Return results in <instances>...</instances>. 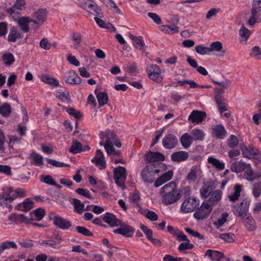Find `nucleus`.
Listing matches in <instances>:
<instances>
[{
  "instance_id": "nucleus-21",
  "label": "nucleus",
  "mask_w": 261,
  "mask_h": 261,
  "mask_svg": "<svg viewBox=\"0 0 261 261\" xmlns=\"http://www.w3.org/2000/svg\"><path fill=\"white\" fill-rule=\"evenodd\" d=\"M85 6H84L83 8L86 10L87 11H88L89 9H91L93 10L96 15L100 17H102L103 16L101 9L98 7L97 4L94 3L93 0H91L90 2H88V3L86 4Z\"/></svg>"
},
{
  "instance_id": "nucleus-43",
  "label": "nucleus",
  "mask_w": 261,
  "mask_h": 261,
  "mask_svg": "<svg viewBox=\"0 0 261 261\" xmlns=\"http://www.w3.org/2000/svg\"><path fill=\"white\" fill-rule=\"evenodd\" d=\"M121 226H122V235L126 236L127 237H132V235L135 231V229L133 228V227L129 225H122V224Z\"/></svg>"
},
{
  "instance_id": "nucleus-51",
  "label": "nucleus",
  "mask_w": 261,
  "mask_h": 261,
  "mask_svg": "<svg viewBox=\"0 0 261 261\" xmlns=\"http://www.w3.org/2000/svg\"><path fill=\"white\" fill-rule=\"evenodd\" d=\"M31 156L32 158L34 163L36 165L42 166L43 164V157L42 155L35 152H33L31 154Z\"/></svg>"
},
{
  "instance_id": "nucleus-50",
  "label": "nucleus",
  "mask_w": 261,
  "mask_h": 261,
  "mask_svg": "<svg viewBox=\"0 0 261 261\" xmlns=\"http://www.w3.org/2000/svg\"><path fill=\"white\" fill-rule=\"evenodd\" d=\"M250 56L256 60L261 59V49L258 46H255L252 47Z\"/></svg>"
},
{
  "instance_id": "nucleus-41",
  "label": "nucleus",
  "mask_w": 261,
  "mask_h": 261,
  "mask_svg": "<svg viewBox=\"0 0 261 261\" xmlns=\"http://www.w3.org/2000/svg\"><path fill=\"white\" fill-rule=\"evenodd\" d=\"M71 40L74 42L73 45L75 48H78L82 41V35L80 33L73 32L71 34Z\"/></svg>"
},
{
  "instance_id": "nucleus-29",
  "label": "nucleus",
  "mask_w": 261,
  "mask_h": 261,
  "mask_svg": "<svg viewBox=\"0 0 261 261\" xmlns=\"http://www.w3.org/2000/svg\"><path fill=\"white\" fill-rule=\"evenodd\" d=\"M205 255H207L212 260L220 261L224 257L222 252L208 249L206 251Z\"/></svg>"
},
{
  "instance_id": "nucleus-22",
  "label": "nucleus",
  "mask_w": 261,
  "mask_h": 261,
  "mask_svg": "<svg viewBox=\"0 0 261 261\" xmlns=\"http://www.w3.org/2000/svg\"><path fill=\"white\" fill-rule=\"evenodd\" d=\"M85 6H84L83 8L86 10L87 11H88L89 9H91L93 10L96 15L100 17H102L103 16L101 9L98 7L97 4L94 3L93 0H91L90 2H88V3L86 4Z\"/></svg>"
},
{
  "instance_id": "nucleus-5",
  "label": "nucleus",
  "mask_w": 261,
  "mask_h": 261,
  "mask_svg": "<svg viewBox=\"0 0 261 261\" xmlns=\"http://www.w3.org/2000/svg\"><path fill=\"white\" fill-rule=\"evenodd\" d=\"M194 214V218L198 220H202L206 218L211 212L212 207L210 204L203 202L201 206L200 207L198 206Z\"/></svg>"
},
{
  "instance_id": "nucleus-57",
  "label": "nucleus",
  "mask_w": 261,
  "mask_h": 261,
  "mask_svg": "<svg viewBox=\"0 0 261 261\" xmlns=\"http://www.w3.org/2000/svg\"><path fill=\"white\" fill-rule=\"evenodd\" d=\"M110 132V130L109 129L106 132H100L99 136L101 139V141L99 142V145L100 146H102L103 145V141L105 139H106V141H107L108 140L110 141V139L109 138Z\"/></svg>"
},
{
  "instance_id": "nucleus-49",
  "label": "nucleus",
  "mask_w": 261,
  "mask_h": 261,
  "mask_svg": "<svg viewBox=\"0 0 261 261\" xmlns=\"http://www.w3.org/2000/svg\"><path fill=\"white\" fill-rule=\"evenodd\" d=\"M209 48L210 53L212 51L219 52L222 50L223 45L221 42L215 41L211 43Z\"/></svg>"
},
{
  "instance_id": "nucleus-10",
  "label": "nucleus",
  "mask_w": 261,
  "mask_h": 261,
  "mask_svg": "<svg viewBox=\"0 0 261 261\" xmlns=\"http://www.w3.org/2000/svg\"><path fill=\"white\" fill-rule=\"evenodd\" d=\"M53 222L56 226L63 230L68 229L72 226L70 221L59 216H55Z\"/></svg>"
},
{
  "instance_id": "nucleus-27",
  "label": "nucleus",
  "mask_w": 261,
  "mask_h": 261,
  "mask_svg": "<svg viewBox=\"0 0 261 261\" xmlns=\"http://www.w3.org/2000/svg\"><path fill=\"white\" fill-rule=\"evenodd\" d=\"M20 33L15 27H12L8 35L7 40L10 42H15L17 39L20 38Z\"/></svg>"
},
{
  "instance_id": "nucleus-31",
  "label": "nucleus",
  "mask_w": 261,
  "mask_h": 261,
  "mask_svg": "<svg viewBox=\"0 0 261 261\" xmlns=\"http://www.w3.org/2000/svg\"><path fill=\"white\" fill-rule=\"evenodd\" d=\"M213 133L218 139H223L226 136V132L222 124L217 125L213 128Z\"/></svg>"
},
{
  "instance_id": "nucleus-6",
  "label": "nucleus",
  "mask_w": 261,
  "mask_h": 261,
  "mask_svg": "<svg viewBox=\"0 0 261 261\" xmlns=\"http://www.w3.org/2000/svg\"><path fill=\"white\" fill-rule=\"evenodd\" d=\"M114 178L116 185L120 187L124 186V181L126 178V169L122 166H118L114 170Z\"/></svg>"
},
{
  "instance_id": "nucleus-62",
  "label": "nucleus",
  "mask_w": 261,
  "mask_h": 261,
  "mask_svg": "<svg viewBox=\"0 0 261 261\" xmlns=\"http://www.w3.org/2000/svg\"><path fill=\"white\" fill-rule=\"evenodd\" d=\"M149 77L153 81L161 83L162 81V77L161 75V72H153V73H150L148 74Z\"/></svg>"
},
{
  "instance_id": "nucleus-48",
  "label": "nucleus",
  "mask_w": 261,
  "mask_h": 261,
  "mask_svg": "<svg viewBox=\"0 0 261 261\" xmlns=\"http://www.w3.org/2000/svg\"><path fill=\"white\" fill-rule=\"evenodd\" d=\"M41 80L45 83L54 85L55 86H58L59 85V82L56 79L50 77L47 75L42 76Z\"/></svg>"
},
{
  "instance_id": "nucleus-47",
  "label": "nucleus",
  "mask_w": 261,
  "mask_h": 261,
  "mask_svg": "<svg viewBox=\"0 0 261 261\" xmlns=\"http://www.w3.org/2000/svg\"><path fill=\"white\" fill-rule=\"evenodd\" d=\"M225 100L224 98L215 99L219 111L220 113H222L227 110L226 104L225 103Z\"/></svg>"
},
{
  "instance_id": "nucleus-14",
  "label": "nucleus",
  "mask_w": 261,
  "mask_h": 261,
  "mask_svg": "<svg viewBox=\"0 0 261 261\" xmlns=\"http://www.w3.org/2000/svg\"><path fill=\"white\" fill-rule=\"evenodd\" d=\"M206 117V113L204 112L194 110L189 115L188 119L192 122H196L197 124L201 123Z\"/></svg>"
},
{
  "instance_id": "nucleus-35",
  "label": "nucleus",
  "mask_w": 261,
  "mask_h": 261,
  "mask_svg": "<svg viewBox=\"0 0 261 261\" xmlns=\"http://www.w3.org/2000/svg\"><path fill=\"white\" fill-rule=\"evenodd\" d=\"M242 185L237 184L234 186V192L231 195H228V198L231 201H235L239 199L240 196V193L242 190Z\"/></svg>"
},
{
  "instance_id": "nucleus-56",
  "label": "nucleus",
  "mask_w": 261,
  "mask_h": 261,
  "mask_svg": "<svg viewBox=\"0 0 261 261\" xmlns=\"http://www.w3.org/2000/svg\"><path fill=\"white\" fill-rule=\"evenodd\" d=\"M219 238L223 239L226 242L231 243L234 242L235 236L232 233L221 234Z\"/></svg>"
},
{
  "instance_id": "nucleus-46",
  "label": "nucleus",
  "mask_w": 261,
  "mask_h": 261,
  "mask_svg": "<svg viewBox=\"0 0 261 261\" xmlns=\"http://www.w3.org/2000/svg\"><path fill=\"white\" fill-rule=\"evenodd\" d=\"M196 52L201 55H210V51L209 47H206L203 45H199L195 46Z\"/></svg>"
},
{
  "instance_id": "nucleus-40",
  "label": "nucleus",
  "mask_w": 261,
  "mask_h": 261,
  "mask_svg": "<svg viewBox=\"0 0 261 261\" xmlns=\"http://www.w3.org/2000/svg\"><path fill=\"white\" fill-rule=\"evenodd\" d=\"M14 193L15 194H12L11 196L9 197V198H8L7 199H5V204H7V201H9V202H12L15 199L18 197H23L25 194V192L23 189L18 188L14 191Z\"/></svg>"
},
{
  "instance_id": "nucleus-26",
  "label": "nucleus",
  "mask_w": 261,
  "mask_h": 261,
  "mask_svg": "<svg viewBox=\"0 0 261 261\" xmlns=\"http://www.w3.org/2000/svg\"><path fill=\"white\" fill-rule=\"evenodd\" d=\"M34 202L30 199H26L23 202L20 203L16 206L19 211L27 212L33 207Z\"/></svg>"
},
{
  "instance_id": "nucleus-52",
  "label": "nucleus",
  "mask_w": 261,
  "mask_h": 261,
  "mask_svg": "<svg viewBox=\"0 0 261 261\" xmlns=\"http://www.w3.org/2000/svg\"><path fill=\"white\" fill-rule=\"evenodd\" d=\"M239 143L238 138L233 135H230L229 139L227 140L228 146L232 148L237 147Z\"/></svg>"
},
{
  "instance_id": "nucleus-55",
  "label": "nucleus",
  "mask_w": 261,
  "mask_h": 261,
  "mask_svg": "<svg viewBox=\"0 0 261 261\" xmlns=\"http://www.w3.org/2000/svg\"><path fill=\"white\" fill-rule=\"evenodd\" d=\"M34 216L37 221H40L45 215V211L43 208H39L33 211Z\"/></svg>"
},
{
  "instance_id": "nucleus-23",
  "label": "nucleus",
  "mask_w": 261,
  "mask_h": 261,
  "mask_svg": "<svg viewBox=\"0 0 261 261\" xmlns=\"http://www.w3.org/2000/svg\"><path fill=\"white\" fill-rule=\"evenodd\" d=\"M200 171V169L199 167L197 166H192L190 172L186 176V180L189 182V183L195 182L197 179V175Z\"/></svg>"
},
{
  "instance_id": "nucleus-63",
  "label": "nucleus",
  "mask_w": 261,
  "mask_h": 261,
  "mask_svg": "<svg viewBox=\"0 0 261 261\" xmlns=\"http://www.w3.org/2000/svg\"><path fill=\"white\" fill-rule=\"evenodd\" d=\"M144 42L142 36H139L138 38L134 41V46L137 48H139L140 50L144 49Z\"/></svg>"
},
{
  "instance_id": "nucleus-25",
  "label": "nucleus",
  "mask_w": 261,
  "mask_h": 261,
  "mask_svg": "<svg viewBox=\"0 0 261 261\" xmlns=\"http://www.w3.org/2000/svg\"><path fill=\"white\" fill-rule=\"evenodd\" d=\"M244 223L246 228L249 230L252 231L256 229V223L253 217L248 214L245 218L242 220Z\"/></svg>"
},
{
  "instance_id": "nucleus-4",
  "label": "nucleus",
  "mask_w": 261,
  "mask_h": 261,
  "mask_svg": "<svg viewBox=\"0 0 261 261\" xmlns=\"http://www.w3.org/2000/svg\"><path fill=\"white\" fill-rule=\"evenodd\" d=\"M250 205V202L243 200L242 202L240 203L239 207L233 205V212L234 215L241 219V220L245 218L248 216V212Z\"/></svg>"
},
{
  "instance_id": "nucleus-17",
  "label": "nucleus",
  "mask_w": 261,
  "mask_h": 261,
  "mask_svg": "<svg viewBox=\"0 0 261 261\" xmlns=\"http://www.w3.org/2000/svg\"><path fill=\"white\" fill-rule=\"evenodd\" d=\"M241 150L243 156L249 159H254L258 152V150L253 146H250L248 148L245 146H242Z\"/></svg>"
},
{
  "instance_id": "nucleus-7",
  "label": "nucleus",
  "mask_w": 261,
  "mask_h": 261,
  "mask_svg": "<svg viewBox=\"0 0 261 261\" xmlns=\"http://www.w3.org/2000/svg\"><path fill=\"white\" fill-rule=\"evenodd\" d=\"M199 205V200L195 198H189L182 203L181 210L185 213L194 211Z\"/></svg>"
},
{
  "instance_id": "nucleus-30",
  "label": "nucleus",
  "mask_w": 261,
  "mask_h": 261,
  "mask_svg": "<svg viewBox=\"0 0 261 261\" xmlns=\"http://www.w3.org/2000/svg\"><path fill=\"white\" fill-rule=\"evenodd\" d=\"M180 143L185 149L188 148L193 143V140L191 136L188 133L184 134L180 139Z\"/></svg>"
},
{
  "instance_id": "nucleus-36",
  "label": "nucleus",
  "mask_w": 261,
  "mask_h": 261,
  "mask_svg": "<svg viewBox=\"0 0 261 261\" xmlns=\"http://www.w3.org/2000/svg\"><path fill=\"white\" fill-rule=\"evenodd\" d=\"M2 59L4 63L6 66H11L15 61V58L12 54L10 53H6L2 57Z\"/></svg>"
},
{
  "instance_id": "nucleus-38",
  "label": "nucleus",
  "mask_w": 261,
  "mask_h": 261,
  "mask_svg": "<svg viewBox=\"0 0 261 261\" xmlns=\"http://www.w3.org/2000/svg\"><path fill=\"white\" fill-rule=\"evenodd\" d=\"M69 151L74 154L83 151L82 144L79 141L74 140L69 149Z\"/></svg>"
},
{
  "instance_id": "nucleus-53",
  "label": "nucleus",
  "mask_w": 261,
  "mask_h": 261,
  "mask_svg": "<svg viewBox=\"0 0 261 261\" xmlns=\"http://www.w3.org/2000/svg\"><path fill=\"white\" fill-rule=\"evenodd\" d=\"M65 109H66V112L69 115H72L76 119H79L82 116L81 112L79 111H76L73 108L66 107Z\"/></svg>"
},
{
  "instance_id": "nucleus-32",
  "label": "nucleus",
  "mask_w": 261,
  "mask_h": 261,
  "mask_svg": "<svg viewBox=\"0 0 261 261\" xmlns=\"http://www.w3.org/2000/svg\"><path fill=\"white\" fill-rule=\"evenodd\" d=\"M207 162L219 170H222L224 169V163L213 156H209L207 159Z\"/></svg>"
},
{
  "instance_id": "nucleus-11",
  "label": "nucleus",
  "mask_w": 261,
  "mask_h": 261,
  "mask_svg": "<svg viewBox=\"0 0 261 261\" xmlns=\"http://www.w3.org/2000/svg\"><path fill=\"white\" fill-rule=\"evenodd\" d=\"M46 10L44 9H40L35 12L33 16V22L38 27H40L44 23L46 18Z\"/></svg>"
},
{
  "instance_id": "nucleus-33",
  "label": "nucleus",
  "mask_w": 261,
  "mask_h": 261,
  "mask_svg": "<svg viewBox=\"0 0 261 261\" xmlns=\"http://www.w3.org/2000/svg\"><path fill=\"white\" fill-rule=\"evenodd\" d=\"M214 187L210 184H204L200 190L201 196L204 198L209 197Z\"/></svg>"
},
{
  "instance_id": "nucleus-44",
  "label": "nucleus",
  "mask_w": 261,
  "mask_h": 261,
  "mask_svg": "<svg viewBox=\"0 0 261 261\" xmlns=\"http://www.w3.org/2000/svg\"><path fill=\"white\" fill-rule=\"evenodd\" d=\"M254 172L249 164V166L246 167V169L245 170L244 176L247 180L253 181L254 180Z\"/></svg>"
},
{
  "instance_id": "nucleus-2",
  "label": "nucleus",
  "mask_w": 261,
  "mask_h": 261,
  "mask_svg": "<svg viewBox=\"0 0 261 261\" xmlns=\"http://www.w3.org/2000/svg\"><path fill=\"white\" fill-rule=\"evenodd\" d=\"M166 169V165L162 162H157L146 165L141 171V177L144 182L152 184L154 179L155 174Z\"/></svg>"
},
{
  "instance_id": "nucleus-12",
  "label": "nucleus",
  "mask_w": 261,
  "mask_h": 261,
  "mask_svg": "<svg viewBox=\"0 0 261 261\" xmlns=\"http://www.w3.org/2000/svg\"><path fill=\"white\" fill-rule=\"evenodd\" d=\"M102 219L111 227L121 226L122 221L117 218L113 214L106 213L103 216Z\"/></svg>"
},
{
  "instance_id": "nucleus-1",
  "label": "nucleus",
  "mask_w": 261,
  "mask_h": 261,
  "mask_svg": "<svg viewBox=\"0 0 261 261\" xmlns=\"http://www.w3.org/2000/svg\"><path fill=\"white\" fill-rule=\"evenodd\" d=\"M162 203L168 205L176 202L181 197V194L177 190L176 184L171 181L164 185L160 192Z\"/></svg>"
},
{
  "instance_id": "nucleus-34",
  "label": "nucleus",
  "mask_w": 261,
  "mask_h": 261,
  "mask_svg": "<svg viewBox=\"0 0 261 261\" xmlns=\"http://www.w3.org/2000/svg\"><path fill=\"white\" fill-rule=\"evenodd\" d=\"M239 35L241 42L246 43L250 36V32L247 28L243 25L239 31Z\"/></svg>"
},
{
  "instance_id": "nucleus-60",
  "label": "nucleus",
  "mask_w": 261,
  "mask_h": 261,
  "mask_svg": "<svg viewBox=\"0 0 261 261\" xmlns=\"http://www.w3.org/2000/svg\"><path fill=\"white\" fill-rule=\"evenodd\" d=\"M185 229L187 233H188L189 234H190V235H191L194 237L198 238L200 240H204V236L200 234L197 231H195L193 229H192L190 228H185Z\"/></svg>"
},
{
  "instance_id": "nucleus-58",
  "label": "nucleus",
  "mask_w": 261,
  "mask_h": 261,
  "mask_svg": "<svg viewBox=\"0 0 261 261\" xmlns=\"http://www.w3.org/2000/svg\"><path fill=\"white\" fill-rule=\"evenodd\" d=\"M252 194L254 197L258 198L261 194V181L254 185L252 189Z\"/></svg>"
},
{
  "instance_id": "nucleus-19",
  "label": "nucleus",
  "mask_w": 261,
  "mask_h": 261,
  "mask_svg": "<svg viewBox=\"0 0 261 261\" xmlns=\"http://www.w3.org/2000/svg\"><path fill=\"white\" fill-rule=\"evenodd\" d=\"M249 164H247L242 160L233 163L230 167L231 170L236 173H239L245 171L246 167H249Z\"/></svg>"
},
{
  "instance_id": "nucleus-3",
  "label": "nucleus",
  "mask_w": 261,
  "mask_h": 261,
  "mask_svg": "<svg viewBox=\"0 0 261 261\" xmlns=\"http://www.w3.org/2000/svg\"><path fill=\"white\" fill-rule=\"evenodd\" d=\"M259 22H261V0H253L248 23L250 26H253Z\"/></svg>"
},
{
  "instance_id": "nucleus-24",
  "label": "nucleus",
  "mask_w": 261,
  "mask_h": 261,
  "mask_svg": "<svg viewBox=\"0 0 261 261\" xmlns=\"http://www.w3.org/2000/svg\"><path fill=\"white\" fill-rule=\"evenodd\" d=\"M222 192L220 190L212 191L209 196L208 201L211 204H217L222 198Z\"/></svg>"
},
{
  "instance_id": "nucleus-20",
  "label": "nucleus",
  "mask_w": 261,
  "mask_h": 261,
  "mask_svg": "<svg viewBox=\"0 0 261 261\" xmlns=\"http://www.w3.org/2000/svg\"><path fill=\"white\" fill-rule=\"evenodd\" d=\"M31 22H33V18L27 16L21 17L18 18L17 21L20 28L24 32H28L29 31V23Z\"/></svg>"
},
{
  "instance_id": "nucleus-28",
  "label": "nucleus",
  "mask_w": 261,
  "mask_h": 261,
  "mask_svg": "<svg viewBox=\"0 0 261 261\" xmlns=\"http://www.w3.org/2000/svg\"><path fill=\"white\" fill-rule=\"evenodd\" d=\"M9 219L16 223L22 222L30 223H31V221L33 220L32 218L28 219L23 214H12L9 216Z\"/></svg>"
},
{
  "instance_id": "nucleus-45",
  "label": "nucleus",
  "mask_w": 261,
  "mask_h": 261,
  "mask_svg": "<svg viewBox=\"0 0 261 261\" xmlns=\"http://www.w3.org/2000/svg\"><path fill=\"white\" fill-rule=\"evenodd\" d=\"M97 98L99 105L100 107L106 105L108 102V96L106 93L99 92L97 94Z\"/></svg>"
},
{
  "instance_id": "nucleus-9",
  "label": "nucleus",
  "mask_w": 261,
  "mask_h": 261,
  "mask_svg": "<svg viewBox=\"0 0 261 261\" xmlns=\"http://www.w3.org/2000/svg\"><path fill=\"white\" fill-rule=\"evenodd\" d=\"M66 83L70 85H79L82 82L81 78L77 73L73 70L68 71L64 76Z\"/></svg>"
},
{
  "instance_id": "nucleus-64",
  "label": "nucleus",
  "mask_w": 261,
  "mask_h": 261,
  "mask_svg": "<svg viewBox=\"0 0 261 261\" xmlns=\"http://www.w3.org/2000/svg\"><path fill=\"white\" fill-rule=\"evenodd\" d=\"M228 214L227 213H223L221 218L219 219L215 223L217 228L222 226L223 224L227 221Z\"/></svg>"
},
{
  "instance_id": "nucleus-42",
  "label": "nucleus",
  "mask_w": 261,
  "mask_h": 261,
  "mask_svg": "<svg viewBox=\"0 0 261 261\" xmlns=\"http://www.w3.org/2000/svg\"><path fill=\"white\" fill-rule=\"evenodd\" d=\"M73 203L74 211L79 214H82L84 209V204L82 203L80 200L76 198L73 199Z\"/></svg>"
},
{
  "instance_id": "nucleus-18",
  "label": "nucleus",
  "mask_w": 261,
  "mask_h": 261,
  "mask_svg": "<svg viewBox=\"0 0 261 261\" xmlns=\"http://www.w3.org/2000/svg\"><path fill=\"white\" fill-rule=\"evenodd\" d=\"M189 158V153L185 151L174 152L171 155L173 162H181L187 160Z\"/></svg>"
},
{
  "instance_id": "nucleus-13",
  "label": "nucleus",
  "mask_w": 261,
  "mask_h": 261,
  "mask_svg": "<svg viewBox=\"0 0 261 261\" xmlns=\"http://www.w3.org/2000/svg\"><path fill=\"white\" fill-rule=\"evenodd\" d=\"M91 162L94 163L97 166H99L100 169H105L106 167V163L103 154L100 149L96 150V154L91 160Z\"/></svg>"
},
{
  "instance_id": "nucleus-54",
  "label": "nucleus",
  "mask_w": 261,
  "mask_h": 261,
  "mask_svg": "<svg viewBox=\"0 0 261 261\" xmlns=\"http://www.w3.org/2000/svg\"><path fill=\"white\" fill-rule=\"evenodd\" d=\"M76 230L79 233L84 236L88 237L93 236L92 232L84 226H77L76 227Z\"/></svg>"
},
{
  "instance_id": "nucleus-16",
  "label": "nucleus",
  "mask_w": 261,
  "mask_h": 261,
  "mask_svg": "<svg viewBox=\"0 0 261 261\" xmlns=\"http://www.w3.org/2000/svg\"><path fill=\"white\" fill-rule=\"evenodd\" d=\"M3 190L4 191L3 193L1 195L0 198V205H5L6 206L8 207L9 209V211H10L12 208V206L9 204V202L7 201V204L4 203H6L5 199H7L8 198H9L10 196H11V194L14 192L13 189L12 188H3Z\"/></svg>"
},
{
  "instance_id": "nucleus-37",
  "label": "nucleus",
  "mask_w": 261,
  "mask_h": 261,
  "mask_svg": "<svg viewBox=\"0 0 261 261\" xmlns=\"http://www.w3.org/2000/svg\"><path fill=\"white\" fill-rule=\"evenodd\" d=\"M12 112L10 104L5 102L0 107V114L4 117H8Z\"/></svg>"
},
{
  "instance_id": "nucleus-59",
  "label": "nucleus",
  "mask_w": 261,
  "mask_h": 261,
  "mask_svg": "<svg viewBox=\"0 0 261 261\" xmlns=\"http://www.w3.org/2000/svg\"><path fill=\"white\" fill-rule=\"evenodd\" d=\"M213 82L215 84L221 86V88H223V89H227L228 88H229L231 84V82L228 79H225L224 81L220 82L213 81Z\"/></svg>"
},
{
  "instance_id": "nucleus-8",
  "label": "nucleus",
  "mask_w": 261,
  "mask_h": 261,
  "mask_svg": "<svg viewBox=\"0 0 261 261\" xmlns=\"http://www.w3.org/2000/svg\"><path fill=\"white\" fill-rule=\"evenodd\" d=\"M177 143L178 140L176 137L172 134L166 135L162 140L163 146L167 149H173L177 145Z\"/></svg>"
},
{
  "instance_id": "nucleus-15",
  "label": "nucleus",
  "mask_w": 261,
  "mask_h": 261,
  "mask_svg": "<svg viewBox=\"0 0 261 261\" xmlns=\"http://www.w3.org/2000/svg\"><path fill=\"white\" fill-rule=\"evenodd\" d=\"M165 156L159 152L149 151L146 154L145 159L149 163H157L158 161L165 160Z\"/></svg>"
},
{
  "instance_id": "nucleus-39",
  "label": "nucleus",
  "mask_w": 261,
  "mask_h": 261,
  "mask_svg": "<svg viewBox=\"0 0 261 261\" xmlns=\"http://www.w3.org/2000/svg\"><path fill=\"white\" fill-rule=\"evenodd\" d=\"M193 141H202L204 139L205 134L203 132L199 129H193L191 133Z\"/></svg>"
},
{
  "instance_id": "nucleus-61",
  "label": "nucleus",
  "mask_w": 261,
  "mask_h": 261,
  "mask_svg": "<svg viewBox=\"0 0 261 261\" xmlns=\"http://www.w3.org/2000/svg\"><path fill=\"white\" fill-rule=\"evenodd\" d=\"M113 143L110 142L109 140L106 141L103 146L105 148L109 155H111L113 153V151H114V148L113 147Z\"/></svg>"
}]
</instances>
